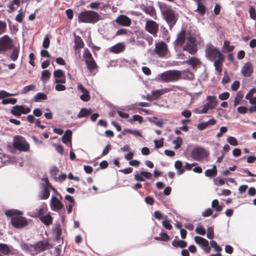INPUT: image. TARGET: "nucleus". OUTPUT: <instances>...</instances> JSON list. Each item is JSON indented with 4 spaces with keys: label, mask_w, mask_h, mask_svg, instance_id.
I'll return each instance as SVG.
<instances>
[{
    "label": "nucleus",
    "mask_w": 256,
    "mask_h": 256,
    "mask_svg": "<svg viewBox=\"0 0 256 256\" xmlns=\"http://www.w3.org/2000/svg\"><path fill=\"white\" fill-rule=\"evenodd\" d=\"M206 58L214 62L215 70L220 74L222 72V66L224 56L221 52L212 44H208L205 50Z\"/></svg>",
    "instance_id": "f257e3e1"
},
{
    "label": "nucleus",
    "mask_w": 256,
    "mask_h": 256,
    "mask_svg": "<svg viewBox=\"0 0 256 256\" xmlns=\"http://www.w3.org/2000/svg\"><path fill=\"white\" fill-rule=\"evenodd\" d=\"M186 40V42L182 48L183 50L188 52L191 54H195L198 50L195 36L191 34L186 36V32L182 30L178 34L176 42L178 46H181L184 44Z\"/></svg>",
    "instance_id": "f03ea898"
},
{
    "label": "nucleus",
    "mask_w": 256,
    "mask_h": 256,
    "mask_svg": "<svg viewBox=\"0 0 256 256\" xmlns=\"http://www.w3.org/2000/svg\"><path fill=\"white\" fill-rule=\"evenodd\" d=\"M162 14L168 25L170 28H172L176 24L178 14L170 6L166 5L164 3H158Z\"/></svg>",
    "instance_id": "7ed1b4c3"
},
{
    "label": "nucleus",
    "mask_w": 256,
    "mask_h": 256,
    "mask_svg": "<svg viewBox=\"0 0 256 256\" xmlns=\"http://www.w3.org/2000/svg\"><path fill=\"white\" fill-rule=\"evenodd\" d=\"M22 214L20 211L10 210L6 212L7 216H12L11 224L12 226L16 228H22L28 224V221L26 218L21 216Z\"/></svg>",
    "instance_id": "20e7f679"
},
{
    "label": "nucleus",
    "mask_w": 256,
    "mask_h": 256,
    "mask_svg": "<svg viewBox=\"0 0 256 256\" xmlns=\"http://www.w3.org/2000/svg\"><path fill=\"white\" fill-rule=\"evenodd\" d=\"M99 19V14L93 10H85L78 15V22L80 23L95 24Z\"/></svg>",
    "instance_id": "39448f33"
},
{
    "label": "nucleus",
    "mask_w": 256,
    "mask_h": 256,
    "mask_svg": "<svg viewBox=\"0 0 256 256\" xmlns=\"http://www.w3.org/2000/svg\"><path fill=\"white\" fill-rule=\"evenodd\" d=\"M48 241H38L34 244L28 245L23 242L22 247L26 252H30L32 254H36L44 250L45 245H46Z\"/></svg>",
    "instance_id": "423d86ee"
},
{
    "label": "nucleus",
    "mask_w": 256,
    "mask_h": 256,
    "mask_svg": "<svg viewBox=\"0 0 256 256\" xmlns=\"http://www.w3.org/2000/svg\"><path fill=\"white\" fill-rule=\"evenodd\" d=\"M162 81L166 82H176L181 78L180 71L178 70H168L159 75Z\"/></svg>",
    "instance_id": "0eeeda50"
},
{
    "label": "nucleus",
    "mask_w": 256,
    "mask_h": 256,
    "mask_svg": "<svg viewBox=\"0 0 256 256\" xmlns=\"http://www.w3.org/2000/svg\"><path fill=\"white\" fill-rule=\"evenodd\" d=\"M208 154V152L205 148L200 146H196L191 152L190 156L195 160L201 161L206 159Z\"/></svg>",
    "instance_id": "6e6552de"
},
{
    "label": "nucleus",
    "mask_w": 256,
    "mask_h": 256,
    "mask_svg": "<svg viewBox=\"0 0 256 256\" xmlns=\"http://www.w3.org/2000/svg\"><path fill=\"white\" fill-rule=\"evenodd\" d=\"M13 144L16 149L20 151L28 152L30 149L29 144L26 142L25 138L22 136H16Z\"/></svg>",
    "instance_id": "1a4fd4ad"
},
{
    "label": "nucleus",
    "mask_w": 256,
    "mask_h": 256,
    "mask_svg": "<svg viewBox=\"0 0 256 256\" xmlns=\"http://www.w3.org/2000/svg\"><path fill=\"white\" fill-rule=\"evenodd\" d=\"M12 46V40L8 35H4L0 38V54L10 50Z\"/></svg>",
    "instance_id": "9d476101"
},
{
    "label": "nucleus",
    "mask_w": 256,
    "mask_h": 256,
    "mask_svg": "<svg viewBox=\"0 0 256 256\" xmlns=\"http://www.w3.org/2000/svg\"><path fill=\"white\" fill-rule=\"evenodd\" d=\"M31 110L30 108L23 105H16L10 110L11 113L16 117H20L22 114H27Z\"/></svg>",
    "instance_id": "9b49d317"
},
{
    "label": "nucleus",
    "mask_w": 256,
    "mask_h": 256,
    "mask_svg": "<svg viewBox=\"0 0 256 256\" xmlns=\"http://www.w3.org/2000/svg\"><path fill=\"white\" fill-rule=\"evenodd\" d=\"M207 102L204 104L202 109V112L207 113L209 110L214 108L217 105L216 98L215 96H208L206 98Z\"/></svg>",
    "instance_id": "f8f14e48"
},
{
    "label": "nucleus",
    "mask_w": 256,
    "mask_h": 256,
    "mask_svg": "<svg viewBox=\"0 0 256 256\" xmlns=\"http://www.w3.org/2000/svg\"><path fill=\"white\" fill-rule=\"evenodd\" d=\"M45 182L46 184L44 186L42 190L38 194V197L40 200H46L48 198L50 194V189L56 192V188L48 184L47 178L46 179Z\"/></svg>",
    "instance_id": "ddd939ff"
},
{
    "label": "nucleus",
    "mask_w": 256,
    "mask_h": 256,
    "mask_svg": "<svg viewBox=\"0 0 256 256\" xmlns=\"http://www.w3.org/2000/svg\"><path fill=\"white\" fill-rule=\"evenodd\" d=\"M146 31L152 34L154 36H157L158 30V24L152 20H148L146 24Z\"/></svg>",
    "instance_id": "4468645a"
},
{
    "label": "nucleus",
    "mask_w": 256,
    "mask_h": 256,
    "mask_svg": "<svg viewBox=\"0 0 256 256\" xmlns=\"http://www.w3.org/2000/svg\"><path fill=\"white\" fill-rule=\"evenodd\" d=\"M168 46L163 42L156 44L154 52L160 57L162 58L166 56L168 52Z\"/></svg>",
    "instance_id": "2eb2a0df"
},
{
    "label": "nucleus",
    "mask_w": 256,
    "mask_h": 256,
    "mask_svg": "<svg viewBox=\"0 0 256 256\" xmlns=\"http://www.w3.org/2000/svg\"><path fill=\"white\" fill-rule=\"evenodd\" d=\"M209 245L208 241H196L199 246L206 253H208L210 250V247L214 248L217 245L216 241H210Z\"/></svg>",
    "instance_id": "dca6fc26"
},
{
    "label": "nucleus",
    "mask_w": 256,
    "mask_h": 256,
    "mask_svg": "<svg viewBox=\"0 0 256 256\" xmlns=\"http://www.w3.org/2000/svg\"><path fill=\"white\" fill-rule=\"evenodd\" d=\"M50 206L52 210L58 212L62 208L63 204L57 197L52 196L50 200Z\"/></svg>",
    "instance_id": "f3484780"
},
{
    "label": "nucleus",
    "mask_w": 256,
    "mask_h": 256,
    "mask_svg": "<svg viewBox=\"0 0 256 256\" xmlns=\"http://www.w3.org/2000/svg\"><path fill=\"white\" fill-rule=\"evenodd\" d=\"M254 72L252 64L250 62H246L242 66L241 73L245 77H249Z\"/></svg>",
    "instance_id": "a211bd4d"
},
{
    "label": "nucleus",
    "mask_w": 256,
    "mask_h": 256,
    "mask_svg": "<svg viewBox=\"0 0 256 256\" xmlns=\"http://www.w3.org/2000/svg\"><path fill=\"white\" fill-rule=\"evenodd\" d=\"M54 76L55 78L54 83H65L66 77L64 72L61 70L54 71Z\"/></svg>",
    "instance_id": "6ab92c4d"
},
{
    "label": "nucleus",
    "mask_w": 256,
    "mask_h": 256,
    "mask_svg": "<svg viewBox=\"0 0 256 256\" xmlns=\"http://www.w3.org/2000/svg\"><path fill=\"white\" fill-rule=\"evenodd\" d=\"M125 44L123 42H119L108 48V50L114 54H118L124 50Z\"/></svg>",
    "instance_id": "aec40b11"
},
{
    "label": "nucleus",
    "mask_w": 256,
    "mask_h": 256,
    "mask_svg": "<svg viewBox=\"0 0 256 256\" xmlns=\"http://www.w3.org/2000/svg\"><path fill=\"white\" fill-rule=\"evenodd\" d=\"M116 22L120 24L128 26L131 24V20L127 16L124 15L120 16L116 20Z\"/></svg>",
    "instance_id": "412c9836"
},
{
    "label": "nucleus",
    "mask_w": 256,
    "mask_h": 256,
    "mask_svg": "<svg viewBox=\"0 0 256 256\" xmlns=\"http://www.w3.org/2000/svg\"><path fill=\"white\" fill-rule=\"evenodd\" d=\"M47 210V206L46 204H42L40 208L36 212H34L31 214H29V216H30L32 217H40L42 216V214L46 212Z\"/></svg>",
    "instance_id": "4be33fe9"
},
{
    "label": "nucleus",
    "mask_w": 256,
    "mask_h": 256,
    "mask_svg": "<svg viewBox=\"0 0 256 256\" xmlns=\"http://www.w3.org/2000/svg\"><path fill=\"white\" fill-rule=\"evenodd\" d=\"M180 78L184 80H192L194 78V74L193 72L188 70L180 71Z\"/></svg>",
    "instance_id": "5701e85b"
},
{
    "label": "nucleus",
    "mask_w": 256,
    "mask_h": 256,
    "mask_svg": "<svg viewBox=\"0 0 256 256\" xmlns=\"http://www.w3.org/2000/svg\"><path fill=\"white\" fill-rule=\"evenodd\" d=\"M142 9L145 13L152 17L156 15L155 9L152 6H146L143 5L142 6Z\"/></svg>",
    "instance_id": "b1692460"
},
{
    "label": "nucleus",
    "mask_w": 256,
    "mask_h": 256,
    "mask_svg": "<svg viewBox=\"0 0 256 256\" xmlns=\"http://www.w3.org/2000/svg\"><path fill=\"white\" fill-rule=\"evenodd\" d=\"M74 48L76 51L77 49H80L84 47V43L80 36H74Z\"/></svg>",
    "instance_id": "393cba45"
},
{
    "label": "nucleus",
    "mask_w": 256,
    "mask_h": 256,
    "mask_svg": "<svg viewBox=\"0 0 256 256\" xmlns=\"http://www.w3.org/2000/svg\"><path fill=\"white\" fill-rule=\"evenodd\" d=\"M40 219L46 226L50 224L52 222V218L50 214L40 216Z\"/></svg>",
    "instance_id": "a878e982"
},
{
    "label": "nucleus",
    "mask_w": 256,
    "mask_h": 256,
    "mask_svg": "<svg viewBox=\"0 0 256 256\" xmlns=\"http://www.w3.org/2000/svg\"><path fill=\"white\" fill-rule=\"evenodd\" d=\"M92 113L90 109L82 108L78 114L77 117L79 118L88 117Z\"/></svg>",
    "instance_id": "bb28decb"
},
{
    "label": "nucleus",
    "mask_w": 256,
    "mask_h": 256,
    "mask_svg": "<svg viewBox=\"0 0 256 256\" xmlns=\"http://www.w3.org/2000/svg\"><path fill=\"white\" fill-rule=\"evenodd\" d=\"M72 131L70 130H66L62 138V142L66 144L68 142H70L72 140Z\"/></svg>",
    "instance_id": "cd10ccee"
},
{
    "label": "nucleus",
    "mask_w": 256,
    "mask_h": 256,
    "mask_svg": "<svg viewBox=\"0 0 256 256\" xmlns=\"http://www.w3.org/2000/svg\"><path fill=\"white\" fill-rule=\"evenodd\" d=\"M185 62L186 64L191 66L194 68L200 63L199 60L196 57H192L186 60Z\"/></svg>",
    "instance_id": "c85d7f7f"
},
{
    "label": "nucleus",
    "mask_w": 256,
    "mask_h": 256,
    "mask_svg": "<svg viewBox=\"0 0 256 256\" xmlns=\"http://www.w3.org/2000/svg\"><path fill=\"white\" fill-rule=\"evenodd\" d=\"M168 90L166 89H160L152 92V94L156 99L158 98L162 95L167 92Z\"/></svg>",
    "instance_id": "c756f323"
},
{
    "label": "nucleus",
    "mask_w": 256,
    "mask_h": 256,
    "mask_svg": "<svg viewBox=\"0 0 256 256\" xmlns=\"http://www.w3.org/2000/svg\"><path fill=\"white\" fill-rule=\"evenodd\" d=\"M174 167L176 170H178V174L180 175L184 172V170L182 168V163L181 161H176L174 164Z\"/></svg>",
    "instance_id": "7c9ffc66"
},
{
    "label": "nucleus",
    "mask_w": 256,
    "mask_h": 256,
    "mask_svg": "<svg viewBox=\"0 0 256 256\" xmlns=\"http://www.w3.org/2000/svg\"><path fill=\"white\" fill-rule=\"evenodd\" d=\"M212 207L216 212H220L222 210L223 206L219 204L218 200H214L212 203Z\"/></svg>",
    "instance_id": "2f4dec72"
},
{
    "label": "nucleus",
    "mask_w": 256,
    "mask_h": 256,
    "mask_svg": "<svg viewBox=\"0 0 256 256\" xmlns=\"http://www.w3.org/2000/svg\"><path fill=\"white\" fill-rule=\"evenodd\" d=\"M34 102H39L41 100H46L47 99V96L46 94L42 92L38 93L34 98Z\"/></svg>",
    "instance_id": "473e14b6"
},
{
    "label": "nucleus",
    "mask_w": 256,
    "mask_h": 256,
    "mask_svg": "<svg viewBox=\"0 0 256 256\" xmlns=\"http://www.w3.org/2000/svg\"><path fill=\"white\" fill-rule=\"evenodd\" d=\"M197 8L196 11L199 12L200 14L203 15L206 12L205 6L202 4L200 1H198L196 2Z\"/></svg>",
    "instance_id": "72a5a7b5"
},
{
    "label": "nucleus",
    "mask_w": 256,
    "mask_h": 256,
    "mask_svg": "<svg viewBox=\"0 0 256 256\" xmlns=\"http://www.w3.org/2000/svg\"><path fill=\"white\" fill-rule=\"evenodd\" d=\"M41 75V80L43 82H46L50 78V72L48 70H44L42 71Z\"/></svg>",
    "instance_id": "f704fd0d"
},
{
    "label": "nucleus",
    "mask_w": 256,
    "mask_h": 256,
    "mask_svg": "<svg viewBox=\"0 0 256 256\" xmlns=\"http://www.w3.org/2000/svg\"><path fill=\"white\" fill-rule=\"evenodd\" d=\"M172 245L174 248H184L186 246V241H172Z\"/></svg>",
    "instance_id": "c9c22d12"
},
{
    "label": "nucleus",
    "mask_w": 256,
    "mask_h": 256,
    "mask_svg": "<svg viewBox=\"0 0 256 256\" xmlns=\"http://www.w3.org/2000/svg\"><path fill=\"white\" fill-rule=\"evenodd\" d=\"M58 172H59L58 168L56 166H52L50 169V176L54 180L57 179L56 176H57Z\"/></svg>",
    "instance_id": "e433bc0d"
},
{
    "label": "nucleus",
    "mask_w": 256,
    "mask_h": 256,
    "mask_svg": "<svg viewBox=\"0 0 256 256\" xmlns=\"http://www.w3.org/2000/svg\"><path fill=\"white\" fill-rule=\"evenodd\" d=\"M18 54L19 49L18 48H14L12 50L10 57L12 60L16 61L18 59Z\"/></svg>",
    "instance_id": "4c0bfd02"
},
{
    "label": "nucleus",
    "mask_w": 256,
    "mask_h": 256,
    "mask_svg": "<svg viewBox=\"0 0 256 256\" xmlns=\"http://www.w3.org/2000/svg\"><path fill=\"white\" fill-rule=\"evenodd\" d=\"M10 248L7 245L4 244H0V252L7 255L10 252Z\"/></svg>",
    "instance_id": "58836bf2"
},
{
    "label": "nucleus",
    "mask_w": 256,
    "mask_h": 256,
    "mask_svg": "<svg viewBox=\"0 0 256 256\" xmlns=\"http://www.w3.org/2000/svg\"><path fill=\"white\" fill-rule=\"evenodd\" d=\"M24 12L22 8L18 10V14L16 16V20L18 22L21 23L22 22Z\"/></svg>",
    "instance_id": "ea45409f"
},
{
    "label": "nucleus",
    "mask_w": 256,
    "mask_h": 256,
    "mask_svg": "<svg viewBox=\"0 0 256 256\" xmlns=\"http://www.w3.org/2000/svg\"><path fill=\"white\" fill-rule=\"evenodd\" d=\"M182 139L180 137H177L176 140L172 141V144L175 145L174 148L176 150L180 148L182 144Z\"/></svg>",
    "instance_id": "a19ab883"
},
{
    "label": "nucleus",
    "mask_w": 256,
    "mask_h": 256,
    "mask_svg": "<svg viewBox=\"0 0 256 256\" xmlns=\"http://www.w3.org/2000/svg\"><path fill=\"white\" fill-rule=\"evenodd\" d=\"M17 102V100L15 98H8L3 99L2 101V104H14Z\"/></svg>",
    "instance_id": "79ce46f5"
},
{
    "label": "nucleus",
    "mask_w": 256,
    "mask_h": 256,
    "mask_svg": "<svg viewBox=\"0 0 256 256\" xmlns=\"http://www.w3.org/2000/svg\"><path fill=\"white\" fill-rule=\"evenodd\" d=\"M224 47L226 52H232L234 50V47L232 45H230V43L228 41H224Z\"/></svg>",
    "instance_id": "37998d69"
},
{
    "label": "nucleus",
    "mask_w": 256,
    "mask_h": 256,
    "mask_svg": "<svg viewBox=\"0 0 256 256\" xmlns=\"http://www.w3.org/2000/svg\"><path fill=\"white\" fill-rule=\"evenodd\" d=\"M226 140L228 144L233 146H237L238 144L236 139L233 136H230L228 137Z\"/></svg>",
    "instance_id": "c03bdc74"
},
{
    "label": "nucleus",
    "mask_w": 256,
    "mask_h": 256,
    "mask_svg": "<svg viewBox=\"0 0 256 256\" xmlns=\"http://www.w3.org/2000/svg\"><path fill=\"white\" fill-rule=\"evenodd\" d=\"M142 118L141 116L138 114L134 115L132 117V118L128 120L129 122H130L135 121H138L140 124H141L142 122Z\"/></svg>",
    "instance_id": "a18cd8bd"
},
{
    "label": "nucleus",
    "mask_w": 256,
    "mask_h": 256,
    "mask_svg": "<svg viewBox=\"0 0 256 256\" xmlns=\"http://www.w3.org/2000/svg\"><path fill=\"white\" fill-rule=\"evenodd\" d=\"M248 12L250 18L255 20L256 19V12L254 8L252 6H250Z\"/></svg>",
    "instance_id": "49530a36"
},
{
    "label": "nucleus",
    "mask_w": 256,
    "mask_h": 256,
    "mask_svg": "<svg viewBox=\"0 0 256 256\" xmlns=\"http://www.w3.org/2000/svg\"><path fill=\"white\" fill-rule=\"evenodd\" d=\"M34 86L32 84L24 86L22 90V93L25 94L28 93L30 90H34Z\"/></svg>",
    "instance_id": "de8ad7c7"
},
{
    "label": "nucleus",
    "mask_w": 256,
    "mask_h": 256,
    "mask_svg": "<svg viewBox=\"0 0 256 256\" xmlns=\"http://www.w3.org/2000/svg\"><path fill=\"white\" fill-rule=\"evenodd\" d=\"M120 109V108H119L114 107V110H116L119 116L122 118H127L129 117V114H128L122 112L119 110Z\"/></svg>",
    "instance_id": "09e8293b"
},
{
    "label": "nucleus",
    "mask_w": 256,
    "mask_h": 256,
    "mask_svg": "<svg viewBox=\"0 0 256 256\" xmlns=\"http://www.w3.org/2000/svg\"><path fill=\"white\" fill-rule=\"evenodd\" d=\"M55 90L58 92L64 91L66 90L65 86L63 85V83H55Z\"/></svg>",
    "instance_id": "8fccbe9b"
},
{
    "label": "nucleus",
    "mask_w": 256,
    "mask_h": 256,
    "mask_svg": "<svg viewBox=\"0 0 256 256\" xmlns=\"http://www.w3.org/2000/svg\"><path fill=\"white\" fill-rule=\"evenodd\" d=\"M86 64L87 68L90 70H94L96 67V64L94 60L91 62H90L86 63Z\"/></svg>",
    "instance_id": "3c124183"
},
{
    "label": "nucleus",
    "mask_w": 256,
    "mask_h": 256,
    "mask_svg": "<svg viewBox=\"0 0 256 256\" xmlns=\"http://www.w3.org/2000/svg\"><path fill=\"white\" fill-rule=\"evenodd\" d=\"M207 238L208 239L212 240L214 238V228L212 227H208L207 229Z\"/></svg>",
    "instance_id": "603ef678"
},
{
    "label": "nucleus",
    "mask_w": 256,
    "mask_h": 256,
    "mask_svg": "<svg viewBox=\"0 0 256 256\" xmlns=\"http://www.w3.org/2000/svg\"><path fill=\"white\" fill-rule=\"evenodd\" d=\"M50 38L48 35L45 36L43 42H42V46L45 48H48L50 46Z\"/></svg>",
    "instance_id": "864d4df0"
},
{
    "label": "nucleus",
    "mask_w": 256,
    "mask_h": 256,
    "mask_svg": "<svg viewBox=\"0 0 256 256\" xmlns=\"http://www.w3.org/2000/svg\"><path fill=\"white\" fill-rule=\"evenodd\" d=\"M212 212L213 211L212 209L210 208H208L202 212V215L204 217H208L212 215Z\"/></svg>",
    "instance_id": "5fc2aeb1"
},
{
    "label": "nucleus",
    "mask_w": 256,
    "mask_h": 256,
    "mask_svg": "<svg viewBox=\"0 0 256 256\" xmlns=\"http://www.w3.org/2000/svg\"><path fill=\"white\" fill-rule=\"evenodd\" d=\"M80 98L82 100L87 102L90 100L89 92L88 90L83 92V94L80 96Z\"/></svg>",
    "instance_id": "6e6d98bb"
},
{
    "label": "nucleus",
    "mask_w": 256,
    "mask_h": 256,
    "mask_svg": "<svg viewBox=\"0 0 256 256\" xmlns=\"http://www.w3.org/2000/svg\"><path fill=\"white\" fill-rule=\"evenodd\" d=\"M216 170H213V169H208L206 170L205 172V175L206 176H212L216 175Z\"/></svg>",
    "instance_id": "4d7b16f0"
},
{
    "label": "nucleus",
    "mask_w": 256,
    "mask_h": 256,
    "mask_svg": "<svg viewBox=\"0 0 256 256\" xmlns=\"http://www.w3.org/2000/svg\"><path fill=\"white\" fill-rule=\"evenodd\" d=\"M6 24L5 22L0 20V35L4 33L6 30Z\"/></svg>",
    "instance_id": "13d9d810"
},
{
    "label": "nucleus",
    "mask_w": 256,
    "mask_h": 256,
    "mask_svg": "<svg viewBox=\"0 0 256 256\" xmlns=\"http://www.w3.org/2000/svg\"><path fill=\"white\" fill-rule=\"evenodd\" d=\"M142 175L143 176L144 178L148 180H150L152 178V174L148 172L142 171L141 172Z\"/></svg>",
    "instance_id": "bf43d9fd"
},
{
    "label": "nucleus",
    "mask_w": 256,
    "mask_h": 256,
    "mask_svg": "<svg viewBox=\"0 0 256 256\" xmlns=\"http://www.w3.org/2000/svg\"><path fill=\"white\" fill-rule=\"evenodd\" d=\"M128 132L130 134H132L135 136H140V137L142 136L141 133L140 132V131L138 130H134L129 129L128 130Z\"/></svg>",
    "instance_id": "052dcab7"
},
{
    "label": "nucleus",
    "mask_w": 256,
    "mask_h": 256,
    "mask_svg": "<svg viewBox=\"0 0 256 256\" xmlns=\"http://www.w3.org/2000/svg\"><path fill=\"white\" fill-rule=\"evenodd\" d=\"M230 96V94L228 92H223L220 94H219L218 96V98L220 100H226Z\"/></svg>",
    "instance_id": "680f3d73"
},
{
    "label": "nucleus",
    "mask_w": 256,
    "mask_h": 256,
    "mask_svg": "<svg viewBox=\"0 0 256 256\" xmlns=\"http://www.w3.org/2000/svg\"><path fill=\"white\" fill-rule=\"evenodd\" d=\"M154 143L156 148H159L163 146V138L160 140H154Z\"/></svg>",
    "instance_id": "e2e57ef3"
},
{
    "label": "nucleus",
    "mask_w": 256,
    "mask_h": 256,
    "mask_svg": "<svg viewBox=\"0 0 256 256\" xmlns=\"http://www.w3.org/2000/svg\"><path fill=\"white\" fill-rule=\"evenodd\" d=\"M228 130V128L226 126H222L220 128V132L216 134L218 138H220L222 136V134L226 133Z\"/></svg>",
    "instance_id": "0e129e2a"
},
{
    "label": "nucleus",
    "mask_w": 256,
    "mask_h": 256,
    "mask_svg": "<svg viewBox=\"0 0 256 256\" xmlns=\"http://www.w3.org/2000/svg\"><path fill=\"white\" fill-rule=\"evenodd\" d=\"M196 232L201 235H204L206 234V230L202 226H198L196 229Z\"/></svg>",
    "instance_id": "69168bd1"
},
{
    "label": "nucleus",
    "mask_w": 256,
    "mask_h": 256,
    "mask_svg": "<svg viewBox=\"0 0 256 256\" xmlns=\"http://www.w3.org/2000/svg\"><path fill=\"white\" fill-rule=\"evenodd\" d=\"M100 3V2H92L90 4L88 7L91 9L97 10L98 8Z\"/></svg>",
    "instance_id": "338daca9"
},
{
    "label": "nucleus",
    "mask_w": 256,
    "mask_h": 256,
    "mask_svg": "<svg viewBox=\"0 0 256 256\" xmlns=\"http://www.w3.org/2000/svg\"><path fill=\"white\" fill-rule=\"evenodd\" d=\"M134 180L139 181V182H144V178L143 176L142 175V172L137 173L134 175Z\"/></svg>",
    "instance_id": "774afa93"
}]
</instances>
